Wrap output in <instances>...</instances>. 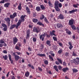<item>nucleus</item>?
Listing matches in <instances>:
<instances>
[{
  "mask_svg": "<svg viewBox=\"0 0 79 79\" xmlns=\"http://www.w3.org/2000/svg\"><path fill=\"white\" fill-rule=\"evenodd\" d=\"M68 44H69V45H70V46L69 47V49H70V50H71V49H72L73 48V45H72V44H71V42H69L68 43Z\"/></svg>",
  "mask_w": 79,
  "mask_h": 79,
  "instance_id": "obj_22",
  "label": "nucleus"
},
{
  "mask_svg": "<svg viewBox=\"0 0 79 79\" xmlns=\"http://www.w3.org/2000/svg\"><path fill=\"white\" fill-rule=\"evenodd\" d=\"M5 2H8V0H2L0 2V3H4Z\"/></svg>",
  "mask_w": 79,
  "mask_h": 79,
  "instance_id": "obj_27",
  "label": "nucleus"
},
{
  "mask_svg": "<svg viewBox=\"0 0 79 79\" xmlns=\"http://www.w3.org/2000/svg\"><path fill=\"white\" fill-rule=\"evenodd\" d=\"M8 56L9 57V60L10 61L11 64H13V60H11V56L10 54H9Z\"/></svg>",
  "mask_w": 79,
  "mask_h": 79,
  "instance_id": "obj_13",
  "label": "nucleus"
},
{
  "mask_svg": "<svg viewBox=\"0 0 79 79\" xmlns=\"http://www.w3.org/2000/svg\"><path fill=\"white\" fill-rule=\"evenodd\" d=\"M65 55L66 56H69V55H68V53L66 52L65 53Z\"/></svg>",
  "mask_w": 79,
  "mask_h": 79,
  "instance_id": "obj_64",
  "label": "nucleus"
},
{
  "mask_svg": "<svg viewBox=\"0 0 79 79\" xmlns=\"http://www.w3.org/2000/svg\"><path fill=\"white\" fill-rule=\"evenodd\" d=\"M63 52V50L62 49H60V50H59L58 51V53L59 54H61V52Z\"/></svg>",
  "mask_w": 79,
  "mask_h": 79,
  "instance_id": "obj_47",
  "label": "nucleus"
},
{
  "mask_svg": "<svg viewBox=\"0 0 79 79\" xmlns=\"http://www.w3.org/2000/svg\"><path fill=\"white\" fill-rule=\"evenodd\" d=\"M2 26L3 27V30L4 31H7V29H8V27L4 23H2Z\"/></svg>",
  "mask_w": 79,
  "mask_h": 79,
  "instance_id": "obj_9",
  "label": "nucleus"
},
{
  "mask_svg": "<svg viewBox=\"0 0 79 79\" xmlns=\"http://www.w3.org/2000/svg\"><path fill=\"white\" fill-rule=\"evenodd\" d=\"M67 64L66 63V62L65 61L63 62V66H66Z\"/></svg>",
  "mask_w": 79,
  "mask_h": 79,
  "instance_id": "obj_55",
  "label": "nucleus"
},
{
  "mask_svg": "<svg viewBox=\"0 0 79 79\" xmlns=\"http://www.w3.org/2000/svg\"><path fill=\"white\" fill-rule=\"evenodd\" d=\"M50 60V61H54L53 58L52 57V56L50 55H49L48 56Z\"/></svg>",
  "mask_w": 79,
  "mask_h": 79,
  "instance_id": "obj_30",
  "label": "nucleus"
},
{
  "mask_svg": "<svg viewBox=\"0 0 79 79\" xmlns=\"http://www.w3.org/2000/svg\"><path fill=\"white\" fill-rule=\"evenodd\" d=\"M58 44L60 47H63V44L61 43H59Z\"/></svg>",
  "mask_w": 79,
  "mask_h": 79,
  "instance_id": "obj_58",
  "label": "nucleus"
},
{
  "mask_svg": "<svg viewBox=\"0 0 79 79\" xmlns=\"http://www.w3.org/2000/svg\"><path fill=\"white\" fill-rule=\"evenodd\" d=\"M77 9H75L72 10L71 11H69V13H70V14H71V13H74V12H77Z\"/></svg>",
  "mask_w": 79,
  "mask_h": 79,
  "instance_id": "obj_17",
  "label": "nucleus"
},
{
  "mask_svg": "<svg viewBox=\"0 0 79 79\" xmlns=\"http://www.w3.org/2000/svg\"><path fill=\"white\" fill-rule=\"evenodd\" d=\"M65 31H66V33L67 34H69V35H71L72 34V33L71 31H69V30L68 29H65Z\"/></svg>",
  "mask_w": 79,
  "mask_h": 79,
  "instance_id": "obj_14",
  "label": "nucleus"
},
{
  "mask_svg": "<svg viewBox=\"0 0 79 79\" xmlns=\"http://www.w3.org/2000/svg\"><path fill=\"white\" fill-rule=\"evenodd\" d=\"M51 42H50V41L49 40H47L46 41L47 45H48V46H49V47H50V46H51V44H50Z\"/></svg>",
  "mask_w": 79,
  "mask_h": 79,
  "instance_id": "obj_25",
  "label": "nucleus"
},
{
  "mask_svg": "<svg viewBox=\"0 0 79 79\" xmlns=\"http://www.w3.org/2000/svg\"><path fill=\"white\" fill-rule=\"evenodd\" d=\"M70 62L71 63H74L76 64L77 65L79 64V58L77 57L76 59H73V60H71Z\"/></svg>",
  "mask_w": 79,
  "mask_h": 79,
  "instance_id": "obj_2",
  "label": "nucleus"
},
{
  "mask_svg": "<svg viewBox=\"0 0 79 79\" xmlns=\"http://www.w3.org/2000/svg\"><path fill=\"white\" fill-rule=\"evenodd\" d=\"M57 60H58V61H59L60 63V64H62V63L63 61H62V60H61V59H60V58H57Z\"/></svg>",
  "mask_w": 79,
  "mask_h": 79,
  "instance_id": "obj_40",
  "label": "nucleus"
},
{
  "mask_svg": "<svg viewBox=\"0 0 79 79\" xmlns=\"http://www.w3.org/2000/svg\"><path fill=\"white\" fill-rule=\"evenodd\" d=\"M58 68L59 70H60L61 71L63 68L61 67V65H59L58 66Z\"/></svg>",
  "mask_w": 79,
  "mask_h": 79,
  "instance_id": "obj_51",
  "label": "nucleus"
},
{
  "mask_svg": "<svg viewBox=\"0 0 79 79\" xmlns=\"http://www.w3.org/2000/svg\"><path fill=\"white\" fill-rule=\"evenodd\" d=\"M79 6V4H76H76H73V6L74 8H78V6Z\"/></svg>",
  "mask_w": 79,
  "mask_h": 79,
  "instance_id": "obj_42",
  "label": "nucleus"
},
{
  "mask_svg": "<svg viewBox=\"0 0 79 79\" xmlns=\"http://www.w3.org/2000/svg\"><path fill=\"white\" fill-rule=\"evenodd\" d=\"M36 10L37 11H40V7L39 6H38L36 7Z\"/></svg>",
  "mask_w": 79,
  "mask_h": 79,
  "instance_id": "obj_31",
  "label": "nucleus"
},
{
  "mask_svg": "<svg viewBox=\"0 0 79 79\" xmlns=\"http://www.w3.org/2000/svg\"><path fill=\"white\" fill-rule=\"evenodd\" d=\"M74 20L73 19H72L69 20V26H72L74 23Z\"/></svg>",
  "mask_w": 79,
  "mask_h": 79,
  "instance_id": "obj_11",
  "label": "nucleus"
},
{
  "mask_svg": "<svg viewBox=\"0 0 79 79\" xmlns=\"http://www.w3.org/2000/svg\"><path fill=\"white\" fill-rule=\"evenodd\" d=\"M12 55L14 56V58L15 61H18L19 59V56L16 55L15 52H13L12 54Z\"/></svg>",
  "mask_w": 79,
  "mask_h": 79,
  "instance_id": "obj_5",
  "label": "nucleus"
},
{
  "mask_svg": "<svg viewBox=\"0 0 79 79\" xmlns=\"http://www.w3.org/2000/svg\"><path fill=\"white\" fill-rule=\"evenodd\" d=\"M52 38L53 39V40H54V41H57V38H56V37L55 36H53L52 37Z\"/></svg>",
  "mask_w": 79,
  "mask_h": 79,
  "instance_id": "obj_52",
  "label": "nucleus"
},
{
  "mask_svg": "<svg viewBox=\"0 0 79 79\" xmlns=\"http://www.w3.org/2000/svg\"><path fill=\"white\" fill-rule=\"evenodd\" d=\"M15 27H16V24L12 25L10 27V29L12 30L13 29H14Z\"/></svg>",
  "mask_w": 79,
  "mask_h": 79,
  "instance_id": "obj_28",
  "label": "nucleus"
},
{
  "mask_svg": "<svg viewBox=\"0 0 79 79\" xmlns=\"http://www.w3.org/2000/svg\"><path fill=\"white\" fill-rule=\"evenodd\" d=\"M37 55L40 56H41L42 57L43 56H44V57L46 56H45V54H37Z\"/></svg>",
  "mask_w": 79,
  "mask_h": 79,
  "instance_id": "obj_32",
  "label": "nucleus"
},
{
  "mask_svg": "<svg viewBox=\"0 0 79 79\" xmlns=\"http://www.w3.org/2000/svg\"><path fill=\"white\" fill-rule=\"evenodd\" d=\"M69 69L68 68L66 67L65 68H64L62 69V71L63 72H66L68 70H69Z\"/></svg>",
  "mask_w": 79,
  "mask_h": 79,
  "instance_id": "obj_36",
  "label": "nucleus"
},
{
  "mask_svg": "<svg viewBox=\"0 0 79 79\" xmlns=\"http://www.w3.org/2000/svg\"><path fill=\"white\" fill-rule=\"evenodd\" d=\"M10 3L9 2H7V3H5L4 5V7H5L6 8H8L9 6H10Z\"/></svg>",
  "mask_w": 79,
  "mask_h": 79,
  "instance_id": "obj_20",
  "label": "nucleus"
},
{
  "mask_svg": "<svg viewBox=\"0 0 79 79\" xmlns=\"http://www.w3.org/2000/svg\"><path fill=\"white\" fill-rule=\"evenodd\" d=\"M3 58L5 60H8V56L6 55L3 56Z\"/></svg>",
  "mask_w": 79,
  "mask_h": 79,
  "instance_id": "obj_33",
  "label": "nucleus"
},
{
  "mask_svg": "<svg viewBox=\"0 0 79 79\" xmlns=\"http://www.w3.org/2000/svg\"><path fill=\"white\" fill-rule=\"evenodd\" d=\"M44 63L45 64H46V65H47L48 64V62L47 60H45L44 61Z\"/></svg>",
  "mask_w": 79,
  "mask_h": 79,
  "instance_id": "obj_45",
  "label": "nucleus"
},
{
  "mask_svg": "<svg viewBox=\"0 0 79 79\" xmlns=\"http://www.w3.org/2000/svg\"><path fill=\"white\" fill-rule=\"evenodd\" d=\"M3 53L5 54L7 53V51H6V50H4L3 51Z\"/></svg>",
  "mask_w": 79,
  "mask_h": 79,
  "instance_id": "obj_63",
  "label": "nucleus"
},
{
  "mask_svg": "<svg viewBox=\"0 0 79 79\" xmlns=\"http://www.w3.org/2000/svg\"><path fill=\"white\" fill-rule=\"evenodd\" d=\"M65 79H69V77H68V76L67 75H66L65 76Z\"/></svg>",
  "mask_w": 79,
  "mask_h": 79,
  "instance_id": "obj_61",
  "label": "nucleus"
},
{
  "mask_svg": "<svg viewBox=\"0 0 79 79\" xmlns=\"http://www.w3.org/2000/svg\"><path fill=\"white\" fill-rule=\"evenodd\" d=\"M31 32V30L28 29L27 30V36L26 37V39H27L28 38H29V36H30V33Z\"/></svg>",
  "mask_w": 79,
  "mask_h": 79,
  "instance_id": "obj_7",
  "label": "nucleus"
},
{
  "mask_svg": "<svg viewBox=\"0 0 79 79\" xmlns=\"http://www.w3.org/2000/svg\"><path fill=\"white\" fill-rule=\"evenodd\" d=\"M18 9L19 10H21V4H19L18 6Z\"/></svg>",
  "mask_w": 79,
  "mask_h": 79,
  "instance_id": "obj_39",
  "label": "nucleus"
},
{
  "mask_svg": "<svg viewBox=\"0 0 79 79\" xmlns=\"http://www.w3.org/2000/svg\"><path fill=\"white\" fill-rule=\"evenodd\" d=\"M53 68L56 71V72H58L59 71V70H58V69L57 68V66L54 65L53 66Z\"/></svg>",
  "mask_w": 79,
  "mask_h": 79,
  "instance_id": "obj_26",
  "label": "nucleus"
},
{
  "mask_svg": "<svg viewBox=\"0 0 79 79\" xmlns=\"http://www.w3.org/2000/svg\"><path fill=\"white\" fill-rule=\"evenodd\" d=\"M5 21L6 22L7 24H8L9 26H10V21L11 20L8 17L4 19Z\"/></svg>",
  "mask_w": 79,
  "mask_h": 79,
  "instance_id": "obj_4",
  "label": "nucleus"
},
{
  "mask_svg": "<svg viewBox=\"0 0 79 79\" xmlns=\"http://www.w3.org/2000/svg\"><path fill=\"white\" fill-rule=\"evenodd\" d=\"M57 27L58 28H62L63 27V25L61 23H58L56 24Z\"/></svg>",
  "mask_w": 79,
  "mask_h": 79,
  "instance_id": "obj_15",
  "label": "nucleus"
},
{
  "mask_svg": "<svg viewBox=\"0 0 79 79\" xmlns=\"http://www.w3.org/2000/svg\"><path fill=\"white\" fill-rule=\"evenodd\" d=\"M29 6L30 8H32L34 7V6H33V5H32L31 4H30V5H29Z\"/></svg>",
  "mask_w": 79,
  "mask_h": 79,
  "instance_id": "obj_56",
  "label": "nucleus"
},
{
  "mask_svg": "<svg viewBox=\"0 0 79 79\" xmlns=\"http://www.w3.org/2000/svg\"><path fill=\"white\" fill-rule=\"evenodd\" d=\"M0 44H4V43H5V41H3V40H0Z\"/></svg>",
  "mask_w": 79,
  "mask_h": 79,
  "instance_id": "obj_53",
  "label": "nucleus"
},
{
  "mask_svg": "<svg viewBox=\"0 0 79 79\" xmlns=\"http://www.w3.org/2000/svg\"><path fill=\"white\" fill-rule=\"evenodd\" d=\"M72 71H73V73H77V71H78V70H77L75 68H73L72 69Z\"/></svg>",
  "mask_w": 79,
  "mask_h": 79,
  "instance_id": "obj_38",
  "label": "nucleus"
},
{
  "mask_svg": "<svg viewBox=\"0 0 79 79\" xmlns=\"http://www.w3.org/2000/svg\"><path fill=\"white\" fill-rule=\"evenodd\" d=\"M40 6L42 10H45V7L44 6V5H41Z\"/></svg>",
  "mask_w": 79,
  "mask_h": 79,
  "instance_id": "obj_43",
  "label": "nucleus"
},
{
  "mask_svg": "<svg viewBox=\"0 0 79 79\" xmlns=\"http://www.w3.org/2000/svg\"><path fill=\"white\" fill-rule=\"evenodd\" d=\"M32 21H33V23H37L38 21V19L33 18L32 19Z\"/></svg>",
  "mask_w": 79,
  "mask_h": 79,
  "instance_id": "obj_24",
  "label": "nucleus"
},
{
  "mask_svg": "<svg viewBox=\"0 0 79 79\" xmlns=\"http://www.w3.org/2000/svg\"><path fill=\"white\" fill-rule=\"evenodd\" d=\"M39 30H38V27H34L33 28V32H36V33H38L39 32L40 30H39V28H38Z\"/></svg>",
  "mask_w": 79,
  "mask_h": 79,
  "instance_id": "obj_8",
  "label": "nucleus"
},
{
  "mask_svg": "<svg viewBox=\"0 0 79 79\" xmlns=\"http://www.w3.org/2000/svg\"><path fill=\"white\" fill-rule=\"evenodd\" d=\"M42 22H38L37 23V24L38 25H39L40 26H42Z\"/></svg>",
  "mask_w": 79,
  "mask_h": 79,
  "instance_id": "obj_54",
  "label": "nucleus"
},
{
  "mask_svg": "<svg viewBox=\"0 0 79 79\" xmlns=\"http://www.w3.org/2000/svg\"><path fill=\"white\" fill-rule=\"evenodd\" d=\"M26 9L27 13L29 14V15H30V14H31V10H30V9L29 8V7H26Z\"/></svg>",
  "mask_w": 79,
  "mask_h": 79,
  "instance_id": "obj_21",
  "label": "nucleus"
},
{
  "mask_svg": "<svg viewBox=\"0 0 79 79\" xmlns=\"http://www.w3.org/2000/svg\"><path fill=\"white\" fill-rule=\"evenodd\" d=\"M55 63L56 64H57V65H60V63L58 62L57 61L55 62Z\"/></svg>",
  "mask_w": 79,
  "mask_h": 79,
  "instance_id": "obj_60",
  "label": "nucleus"
},
{
  "mask_svg": "<svg viewBox=\"0 0 79 79\" xmlns=\"http://www.w3.org/2000/svg\"><path fill=\"white\" fill-rule=\"evenodd\" d=\"M28 66L29 68H31L32 69H35V67L33 65H31V64H28Z\"/></svg>",
  "mask_w": 79,
  "mask_h": 79,
  "instance_id": "obj_29",
  "label": "nucleus"
},
{
  "mask_svg": "<svg viewBox=\"0 0 79 79\" xmlns=\"http://www.w3.org/2000/svg\"><path fill=\"white\" fill-rule=\"evenodd\" d=\"M48 3L49 5V6L50 7H52V6H53V5L52 4V3H51V2L50 1H49V2H48Z\"/></svg>",
  "mask_w": 79,
  "mask_h": 79,
  "instance_id": "obj_44",
  "label": "nucleus"
},
{
  "mask_svg": "<svg viewBox=\"0 0 79 79\" xmlns=\"http://www.w3.org/2000/svg\"><path fill=\"white\" fill-rule=\"evenodd\" d=\"M38 69L39 71H40L41 72H42V68H41V67H38Z\"/></svg>",
  "mask_w": 79,
  "mask_h": 79,
  "instance_id": "obj_46",
  "label": "nucleus"
},
{
  "mask_svg": "<svg viewBox=\"0 0 79 79\" xmlns=\"http://www.w3.org/2000/svg\"><path fill=\"white\" fill-rule=\"evenodd\" d=\"M58 6L59 8H61L62 7V4L61 3H59Z\"/></svg>",
  "mask_w": 79,
  "mask_h": 79,
  "instance_id": "obj_49",
  "label": "nucleus"
},
{
  "mask_svg": "<svg viewBox=\"0 0 79 79\" xmlns=\"http://www.w3.org/2000/svg\"><path fill=\"white\" fill-rule=\"evenodd\" d=\"M21 22H22V21H21V20L20 19L19 20V21L17 23V26H19V25L21 24Z\"/></svg>",
  "mask_w": 79,
  "mask_h": 79,
  "instance_id": "obj_41",
  "label": "nucleus"
},
{
  "mask_svg": "<svg viewBox=\"0 0 79 79\" xmlns=\"http://www.w3.org/2000/svg\"><path fill=\"white\" fill-rule=\"evenodd\" d=\"M55 31L52 30V32H50L49 33L51 35H54V36H56V35L55 34Z\"/></svg>",
  "mask_w": 79,
  "mask_h": 79,
  "instance_id": "obj_16",
  "label": "nucleus"
},
{
  "mask_svg": "<svg viewBox=\"0 0 79 79\" xmlns=\"http://www.w3.org/2000/svg\"><path fill=\"white\" fill-rule=\"evenodd\" d=\"M71 27L73 30H76V27L75 26L72 25L71 26Z\"/></svg>",
  "mask_w": 79,
  "mask_h": 79,
  "instance_id": "obj_34",
  "label": "nucleus"
},
{
  "mask_svg": "<svg viewBox=\"0 0 79 79\" xmlns=\"http://www.w3.org/2000/svg\"><path fill=\"white\" fill-rule=\"evenodd\" d=\"M28 50L30 52H31V51H32V49H31V48H30V47L28 48Z\"/></svg>",
  "mask_w": 79,
  "mask_h": 79,
  "instance_id": "obj_59",
  "label": "nucleus"
},
{
  "mask_svg": "<svg viewBox=\"0 0 79 79\" xmlns=\"http://www.w3.org/2000/svg\"><path fill=\"white\" fill-rule=\"evenodd\" d=\"M33 42H35L36 41H37V39H36V38L33 37Z\"/></svg>",
  "mask_w": 79,
  "mask_h": 79,
  "instance_id": "obj_50",
  "label": "nucleus"
},
{
  "mask_svg": "<svg viewBox=\"0 0 79 79\" xmlns=\"http://www.w3.org/2000/svg\"><path fill=\"white\" fill-rule=\"evenodd\" d=\"M30 74L29 72H28V71H27L25 73V76L27 77L29 76Z\"/></svg>",
  "mask_w": 79,
  "mask_h": 79,
  "instance_id": "obj_23",
  "label": "nucleus"
},
{
  "mask_svg": "<svg viewBox=\"0 0 79 79\" xmlns=\"http://www.w3.org/2000/svg\"><path fill=\"white\" fill-rule=\"evenodd\" d=\"M40 47L41 50H43V49H44V44H42L40 45Z\"/></svg>",
  "mask_w": 79,
  "mask_h": 79,
  "instance_id": "obj_37",
  "label": "nucleus"
},
{
  "mask_svg": "<svg viewBox=\"0 0 79 79\" xmlns=\"http://www.w3.org/2000/svg\"><path fill=\"white\" fill-rule=\"evenodd\" d=\"M26 15H22L20 17V19L21 21H22V22H23L25 21V18H26Z\"/></svg>",
  "mask_w": 79,
  "mask_h": 79,
  "instance_id": "obj_12",
  "label": "nucleus"
},
{
  "mask_svg": "<svg viewBox=\"0 0 79 79\" xmlns=\"http://www.w3.org/2000/svg\"><path fill=\"white\" fill-rule=\"evenodd\" d=\"M16 53L18 55H21V52H16Z\"/></svg>",
  "mask_w": 79,
  "mask_h": 79,
  "instance_id": "obj_57",
  "label": "nucleus"
},
{
  "mask_svg": "<svg viewBox=\"0 0 79 79\" xmlns=\"http://www.w3.org/2000/svg\"><path fill=\"white\" fill-rule=\"evenodd\" d=\"M44 19V21L47 24H49L50 23V22H48V19H47V18H46V17H45V15L42 14L40 16V20H42V19Z\"/></svg>",
  "mask_w": 79,
  "mask_h": 79,
  "instance_id": "obj_3",
  "label": "nucleus"
},
{
  "mask_svg": "<svg viewBox=\"0 0 79 79\" xmlns=\"http://www.w3.org/2000/svg\"><path fill=\"white\" fill-rule=\"evenodd\" d=\"M50 16L52 18H53V14H51L50 15Z\"/></svg>",
  "mask_w": 79,
  "mask_h": 79,
  "instance_id": "obj_62",
  "label": "nucleus"
},
{
  "mask_svg": "<svg viewBox=\"0 0 79 79\" xmlns=\"http://www.w3.org/2000/svg\"><path fill=\"white\" fill-rule=\"evenodd\" d=\"M13 44H15L16 43H17V42H18V39L16 36L14 37L13 39Z\"/></svg>",
  "mask_w": 79,
  "mask_h": 79,
  "instance_id": "obj_10",
  "label": "nucleus"
},
{
  "mask_svg": "<svg viewBox=\"0 0 79 79\" xmlns=\"http://www.w3.org/2000/svg\"><path fill=\"white\" fill-rule=\"evenodd\" d=\"M46 36V37L47 38H50V35H48L47 33H44L43 34L41 35L40 36V39H41V40L42 41H44V37Z\"/></svg>",
  "mask_w": 79,
  "mask_h": 79,
  "instance_id": "obj_1",
  "label": "nucleus"
},
{
  "mask_svg": "<svg viewBox=\"0 0 79 79\" xmlns=\"http://www.w3.org/2000/svg\"><path fill=\"white\" fill-rule=\"evenodd\" d=\"M16 16H17V14L16 12H14L12 15L11 14L10 15V19H14Z\"/></svg>",
  "mask_w": 79,
  "mask_h": 79,
  "instance_id": "obj_6",
  "label": "nucleus"
},
{
  "mask_svg": "<svg viewBox=\"0 0 79 79\" xmlns=\"http://www.w3.org/2000/svg\"><path fill=\"white\" fill-rule=\"evenodd\" d=\"M55 8L57 11H60V9L59 8V7H58V6L55 7Z\"/></svg>",
  "mask_w": 79,
  "mask_h": 79,
  "instance_id": "obj_35",
  "label": "nucleus"
},
{
  "mask_svg": "<svg viewBox=\"0 0 79 79\" xmlns=\"http://www.w3.org/2000/svg\"><path fill=\"white\" fill-rule=\"evenodd\" d=\"M15 49L16 50H19L20 51V50L19 49V47L18 46H16L15 47Z\"/></svg>",
  "mask_w": 79,
  "mask_h": 79,
  "instance_id": "obj_48",
  "label": "nucleus"
},
{
  "mask_svg": "<svg viewBox=\"0 0 79 79\" xmlns=\"http://www.w3.org/2000/svg\"><path fill=\"white\" fill-rule=\"evenodd\" d=\"M58 17L59 19H63L64 18V15H63V14H60Z\"/></svg>",
  "mask_w": 79,
  "mask_h": 79,
  "instance_id": "obj_18",
  "label": "nucleus"
},
{
  "mask_svg": "<svg viewBox=\"0 0 79 79\" xmlns=\"http://www.w3.org/2000/svg\"><path fill=\"white\" fill-rule=\"evenodd\" d=\"M59 4V2L58 1H55L54 2V7L58 6V4Z\"/></svg>",
  "mask_w": 79,
  "mask_h": 79,
  "instance_id": "obj_19",
  "label": "nucleus"
}]
</instances>
